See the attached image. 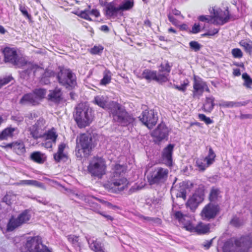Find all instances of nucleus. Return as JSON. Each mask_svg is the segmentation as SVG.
I'll use <instances>...</instances> for the list:
<instances>
[{
	"mask_svg": "<svg viewBox=\"0 0 252 252\" xmlns=\"http://www.w3.org/2000/svg\"><path fill=\"white\" fill-rule=\"evenodd\" d=\"M252 248V234L233 237L227 240L222 247L223 252H249Z\"/></svg>",
	"mask_w": 252,
	"mask_h": 252,
	"instance_id": "1",
	"label": "nucleus"
},
{
	"mask_svg": "<svg viewBox=\"0 0 252 252\" xmlns=\"http://www.w3.org/2000/svg\"><path fill=\"white\" fill-rule=\"evenodd\" d=\"M95 145L90 133H81L77 137L75 155L78 159L88 158L91 156Z\"/></svg>",
	"mask_w": 252,
	"mask_h": 252,
	"instance_id": "2",
	"label": "nucleus"
},
{
	"mask_svg": "<svg viewBox=\"0 0 252 252\" xmlns=\"http://www.w3.org/2000/svg\"><path fill=\"white\" fill-rule=\"evenodd\" d=\"M109 113L114 122L122 126H127L134 121V119L125 109L124 107L118 102L111 101L108 107Z\"/></svg>",
	"mask_w": 252,
	"mask_h": 252,
	"instance_id": "3",
	"label": "nucleus"
},
{
	"mask_svg": "<svg viewBox=\"0 0 252 252\" xmlns=\"http://www.w3.org/2000/svg\"><path fill=\"white\" fill-rule=\"evenodd\" d=\"M73 118L78 127L85 128L89 126L93 120L92 111L82 104L78 105L73 114Z\"/></svg>",
	"mask_w": 252,
	"mask_h": 252,
	"instance_id": "4",
	"label": "nucleus"
},
{
	"mask_svg": "<svg viewBox=\"0 0 252 252\" xmlns=\"http://www.w3.org/2000/svg\"><path fill=\"white\" fill-rule=\"evenodd\" d=\"M57 74L59 83L66 89H73L77 86L76 76L70 68L59 66Z\"/></svg>",
	"mask_w": 252,
	"mask_h": 252,
	"instance_id": "5",
	"label": "nucleus"
},
{
	"mask_svg": "<svg viewBox=\"0 0 252 252\" xmlns=\"http://www.w3.org/2000/svg\"><path fill=\"white\" fill-rule=\"evenodd\" d=\"M107 166L104 158L98 156L94 157L87 167L88 172L92 177L101 179L106 174Z\"/></svg>",
	"mask_w": 252,
	"mask_h": 252,
	"instance_id": "6",
	"label": "nucleus"
},
{
	"mask_svg": "<svg viewBox=\"0 0 252 252\" xmlns=\"http://www.w3.org/2000/svg\"><path fill=\"white\" fill-rule=\"evenodd\" d=\"M24 246L28 252H51V249L43 244L42 238L39 235L28 237Z\"/></svg>",
	"mask_w": 252,
	"mask_h": 252,
	"instance_id": "7",
	"label": "nucleus"
},
{
	"mask_svg": "<svg viewBox=\"0 0 252 252\" xmlns=\"http://www.w3.org/2000/svg\"><path fill=\"white\" fill-rule=\"evenodd\" d=\"M168 174L167 169L161 167H156L151 172L147 179L150 185L163 184L167 180Z\"/></svg>",
	"mask_w": 252,
	"mask_h": 252,
	"instance_id": "8",
	"label": "nucleus"
},
{
	"mask_svg": "<svg viewBox=\"0 0 252 252\" xmlns=\"http://www.w3.org/2000/svg\"><path fill=\"white\" fill-rule=\"evenodd\" d=\"M1 52L3 55V62L16 67L19 66L24 59L19 57L17 48L7 46L2 50Z\"/></svg>",
	"mask_w": 252,
	"mask_h": 252,
	"instance_id": "9",
	"label": "nucleus"
},
{
	"mask_svg": "<svg viewBox=\"0 0 252 252\" xmlns=\"http://www.w3.org/2000/svg\"><path fill=\"white\" fill-rule=\"evenodd\" d=\"M129 182L125 177H110L106 186L114 193H118L128 188Z\"/></svg>",
	"mask_w": 252,
	"mask_h": 252,
	"instance_id": "10",
	"label": "nucleus"
},
{
	"mask_svg": "<svg viewBox=\"0 0 252 252\" xmlns=\"http://www.w3.org/2000/svg\"><path fill=\"white\" fill-rule=\"evenodd\" d=\"M220 211L219 205L209 202L203 208L200 215L202 220H210L214 219L219 214Z\"/></svg>",
	"mask_w": 252,
	"mask_h": 252,
	"instance_id": "11",
	"label": "nucleus"
},
{
	"mask_svg": "<svg viewBox=\"0 0 252 252\" xmlns=\"http://www.w3.org/2000/svg\"><path fill=\"white\" fill-rule=\"evenodd\" d=\"M211 13L212 14L213 19L212 23L214 25H223L227 23L230 19V16L228 10L223 11L220 8L213 7Z\"/></svg>",
	"mask_w": 252,
	"mask_h": 252,
	"instance_id": "12",
	"label": "nucleus"
},
{
	"mask_svg": "<svg viewBox=\"0 0 252 252\" xmlns=\"http://www.w3.org/2000/svg\"><path fill=\"white\" fill-rule=\"evenodd\" d=\"M204 92L210 93V90L207 83L202 79H197L195 76L193 77L192 97L199 98Z\"/></svg>",
	"mask_w": 252,
	"mask_h": 252,
	"instance_id": "13",
	"label": "nucleus"
},
{
	"mask_svg": "<svg viewBox=\"0 0 252 252\" xmlns=\"http://www.w3.org/2000/svg\"><path fill=\"white\" fill-rule=\"evenodd\" d=\"M140 121L149 129L152 128L157 123V114L153 110H145L139 117Z\"/></svg>",
	"mask_w": 252,
	"mask_h": 252,
	"instance_id": "14",
	"label": "nucleus"
},
{
	"mask_svg": "<svg viewBox=\"0 0 252 252\" xmlns=\"http://www.w3.org/2000/svg\"><path fill=\"white\" fill-rule=\"evenodd\" d=\"M137 77L140 79H145L148 82L155 81L158 83H162V79L163 76H159L156 70H153L150 69H144L141 75L138 76Z\"/></svg>",
	"mask_w": 252,
	"mask_h": 252,
	"instance_id": "15",
	"label": "nucleus"
},
{
	"mask_svg": "<svg viewBox=\"0 0 252 252\" xmlns=\"http://www.w3.org/2000/svg\"><path fill=\"white\" fill-rule=\"evenodd\" d=\"M175 218L181 223L186 230L190 232H193L194 226L190 220L186 219V215H184L181 211H176L174 214Z\"/></svg>",
	"mask_w": 252,
	"mask_h": 252,
	"instance_id": "16",
	"label": "nucleus"
},
{
	"mask_svg": "<svg viewBox=\"0 0 252 252\" xmlns=\"http://www.w3.org/2000/svg\"><path fill=\"white\" fill-rule=\"evenodd\" d=\"M174 146L173 144H169L163 149L161 153V158L164 163L169 167L173 165L172 156Z\"/></svg>",
	"mask_w": 252,
	"mask_h": 252,
	"instance_id": "17",
	"label": "nucleus"
},
{
	"mask_svg": "<svg viewBox=\"0 0 252 252\" xmlns=\"http://www.w3.org/2000/svg\"><path fill=\"white\" fill-rule=\"evenodd\" d=\"M25 65H26L27 68L23 71V72L25 74H27L28 76H29L32 72L33 73V75H35L36 71L41 69L38 64L32 62H28L24 58L18 67L21 68Z\"/></svg>",
	"mask_w": 252,
	"mask_h": 252,
	"instance_id": "18",
	"label": "nucleus"
},
{
	"mask_svg": "<svg viewBox=\"0 0 252 252\" xmlns=\"http://www.w3.org/2000/svg\"><path fill=\"white\" fill-rule=\"evenodd\" d=\"M168 136V128L164 125H159L153 132V136L158 142L161 141Z\"/></svg>",
	"mask_w": 252,
	"mask_h": 252,
	"instance_id": "19",
	"label": "nucleus"
},
{
	"mask_svg": "<svg viewBox=\"0 0 252 252\" xmlns=\"http://www.w3.org/2000/svg\"><path fill=\"white\" fill-rule=\"evenodd\" d=\"M171 70V65L167 61L161 63L159 67L158 75L163 76L162 82L164 83L168 81V76Z\"/></svg>",
	"mask_w": 252,
	"mask_h": 252,
	"instance_id": "20",
	"label": "nucleus"
},
{
	"mask_svg": "<svg viewBox=\"0 0 252 252\" xmlns=\"http://www.w3.org/2000/svg\"><path fill=\"white\" fill-rule=\"evenodd\" d=\"M16 127H12L11 126H7L0 131V141L7 140L8 139L13 138L14 133L17 131Z\"/></svg>",
	"mask_w": 252,
	"mask_h": 252,
	"instance_id": "21",
	"label": "nucleus"
},
{
	"mask_svg": "<svg viewBox=\"0 0 252 252\" xmlns=\"http://www.w3.org/2000/svg\"><path fill=\"white\" fill-rule=\"evenodd\" d=\"M193 187V184L189 181L183 182L180 186L179 192L177 193V197L182 198L184 200L187 198V190H190Z\"/></svg>",
	"mask_w": 252,
	"mask_h": 252,
	"instance_id": "22",
	"label": "nucleus"
},
{
	"mask_svg": "<svg viewBox=\"0 0 252 252\" xmlns=\"http://www.w3.org/2000/svg\"><path fill=\"white\" fill-rule=\"evenodd\" d=\"M211 224L201 221H199L194 226L193 233L198 235H205L210 232Z\"/></svg>",
	"mask_w": 252,
	"mask_h": 252,
	"instance_id": "23",
	"label": "nucleus"
},
{
	"mask_svg": "<svg viewBox=\"0 0 252 252\" xmlns=\"http://www.w3.org/2000/svg\"><path fill=\"white\" fill-rule=\"evenodd\" d=\"M222 197L220 189L217 187L213 186L211 189L208 196V199L211 203H215Z\"/></svg>",
	"mask_w": 252,
	"mask_h": 252,
	"instance_id": "24",
	"label": "nucleus"
},
{
	"mask_svg": "<svg viewBox=\"0 0 252 252\" xmlns=\"http://www.w3.org/2000/svg\"><path fill=\"white\" fill-rule=\"evenodd\" d=\"M63 93L61 89L56 88L54 90L50 91L48 95V99L56 103H59L63 100Z\"/></svg>",
	"mask_w": 252,
	"mask_h": 252,
	"instance_id": "25",
	"label": "nucleus"
},
{
	"mask_svg": "<svg viewBox=\"0 0 252 252\" xmlns=\"http://www.w3.org/2000/svg\"><path fill=\"white\" fill-rule=\"evenodd\" d=\"M120 10L119 7H116L113 2H110L105 6V15L108 18H115Z\"/></svg>",
	"mask_w": 252,
	"mask_h": 252,
	"instance_id": "26",
	"label": "nucleus"
},
{
	"mask_svg": "<svg viewBox=\"0 0 252 252\" xmlns=\"http://www.w3.org/2000/svg\"><path fill=\"white\" fill-rule=\"evenodd\" d=\"M19 103L22 105L29 103L32 106L37 105L39 104V102L35 98L33 93L25 94L20 99Z\"/></svg>",
	"mask_w": 252,
	"mask_h": 252,
	"instance_id": "27",
	"label": "nucleus"
},
{
	"mask_svg": "<svg viewBox=\"0 0 252 252\" xmlns=\"http://www.w3.org/2000/svg\"><path fill=\"white\" fill-rule=\"evenodd\" d=\"M215 105L214 97H206L201 108L204 112L210 113L214 109Z\"/></svg>",
	"mask_w": 252,
	"mask_h": 252,
	"instance_id": "28",
	"label": "nucleus"
},
{
	"mask_svg": "<svg viewBox=\"0 0 252 252\" xmlns=\"http://www.w3.org/2000/svg\"><path fill=\"white\" fill-rule=\"evenodd\" d=\"M22 225L18 218L14 216H12L7 223L6 231L7 232H12Z\"/></svg>",
	"mask_w": 252,
	"mask_h": 252,
	"instance_id": "29",
	"label": "nucleus"
},
{
	"mask_svg": "<svg viewBox=\"0 0 252 252\" xmlns=\"http://www.w3.org/2000/svg\"><path fill=\"white\" fill-rule=\"evenodd\" d=\"M13 152L18 156L24 155L26 149L24 142L22 140L14 141Z\"/></svg>",
	"mask_w": 252,
	"mask_h": 252,
	"instance_id": "30",
	"label": "nucleus"
},
{
	"mask_svg": "<svg viewBox=\"0 0 252 252\" xmlns=\"http://www.w3.org/2000/svg\"><path fill=\"white\" fill-rule=\"evenodd\" d=\"M65 147L66 145L64 143L59 145L57 152L54 154V159L56 162H60L62 159L67 158V156L63 152Z\"/></svg>",
	"mask_w": 252,
	"mask_h": 252,
	"instance_id": "31",
	"label": "nucleus"
},
{
	"mask_svg": "<svg viewBox=\"0 0 252 252\" xmlns=\"http://www.w3.org/2000/svg\"><path fill=\"white\" fill-rule=\"evenodd\" d=\"M126 170V167L123 165L116 164L114 165L113 172L110 177H124L123 175Z\"/></svg>",
	"mask_w": 252,
	"mask_h": 252,
	"instance_id": "32",
	"label": "nucleus"
},
{
	"mask_svg": "<svg viewBox=\"0 0 252 252\" xmlns=\"http://www.w3.org/2000/svg\"><path fill=\"white\" fill-rule=\"evenodd\" d=\"M30 159L33 162L38 164H43L46 161V158L44 154L39 151L32 152L30 155Z\"/></svg>",
	"mask_w": 252,
	"mask_h": 252,
	"instance_id": "33",
	"label": "nucleus"
},
{
	"mask_svg": "<svg viewBox=\"0 0 252 252\" xmlns=\"http://www.w3.org/2000/svg\"><path fill=\"white\" fill-rule=\"evenodd\" d=\"M17 217L22 225L28 223L32 217L30 210L29 209L24 210Z\"/></svg>",
	"mask_w": 252,
	"mask_h": 252,
	"instance_id": "34",
	"label": "nucleus"
},
{
	"mask_svg": "<svg viewBox=\"0 0 252 252\" xmlns=\"http://www.w3.org/2000/svg\"><path fill=\"white\" fill-rule=\"evenodd\" d=\"M201 202H202V201L192 195L188 200L186 203V206L187 207H189L192 212H194L199 204Z\"/></svg>",
	"mask_w": 252,
	"mask_h": 252,
	"instance_id": "35",
	"label": "nucleus"
},
{
	"mask_svg": "<svg viewBox=\"0 0 252 252\" xmlns=\"http://www.w3.org/2000/svg\"><path fill=\"white\" fill-rule=\"evenodd\" d=\"M42 137H44L45 140L52 141L54 142V144L56 143L58 136L54 127L49 129L46 132L42 134Z\"/></svg>",
	"mask_w": 252,
	"mask_h": 252,
	"instance_id": "36",
	"label": "nucleus"
},
{
	"mask_svg": "<svg viewBox=\"0 0 252 252\" xmlns=\"http://www.w3.org/2000/svg\"><path fill=\"white\" fill-rule=\"evenodd\" d=\"M93 102L103 109H108L109 106L107 98L102 95H97L95 96Z\"/></svg>",
	"mask_w": 252,
	"mask_h": 252,
	"instance_id": "37",
	"label": "nucleus"
},
{
	"mask_svg": "<svg viewBox=\"0 0 252 252\" xmlns=\"http://www.w3.org/2000/svg\"><path fill=\"white\" fill-rule=\"evenodd\" d=\"M216 158V155L213 148L211 146H209L208 153L205 158H203L204 160L211 166L215 162Z\"/></svg>",
	"mask_w": 252,
	"mask_h": 252,
	"instance_id": "38",
	"label": "nucleus"
},
{
	"mask_svg": "<svg viewBox=\"0 0 252 252\" xmlns=\"http://www.w3.org/2000/svg\"><path fill=\"white\" fill-rule=\"evenodd\" d=\"M112 79V74L111 71L106 69L103 72V78L101 79L100 85L101 86H106L109 84Z\"/></svg>",
	"mask_w": 252,
	"mask_h": 252,
	"instance_id": "39",
	"label": "nucleus"
},
{
	"mask_svg": "<svg viewBox=\"0 0 252 252\" xmlns=\"http://www.w3.org/2000/svg\"><path fill=\"white\" fill-rule=\"evenodd\" d=\"M205 187L203 185H200L195 190L193 196L203 202L205 196Z\"/></svg>",
	"mask_w": 252,
	"mask_h": 252,
	"instance_id": "40",
	"label": "nucleus"
},
{
	"mask_svg": "<svg viewBox=\"0 0 252 252\" xmlns=\"http://www.w3.org/2000/svg\"><path fill=\"white\" fill-rule=\"evenodd\" d=\"M46 92V90L43 88L35 89L32 91L35 98L39 102L45 97Z\"/></svg>",
	"mask_w": 252,
	"mask_h": 252,
	"instance_id": "41",
	"label": "nucleus"
},
{
	"mask_svg": "<svg viewBox=\"0 0 252 252\" xmlns=\"http://www.w3.org/2000/svg\"><path fill=\"white\" fill-rule=\"evenodd\" d=\"M196 166L198 168L199 171L203 172L210 165L208 164L204 158H197L196 160Z\"/></svg>",
	"mask_w": 252,
	"mask_h": 252,
	"instance_id": "42",
	"label": "nucleus"
},
{
	"mask_svg": "<svg viewBox=\"0 0 252 252\" xmlns=\"http://www.w3.org/2000/svg\"><path fill=\"white\" fill-rule=\"evenodd\" d=\"M90 247L94 252H105L101 245V243L97 240H93Z\"/></svg>",
	"mask_w": 252,
	"mask_h": 252,
	"instance_id": "43",
	"label": "nucleus"
},
{
	"mask_svg": "<svg viewBox=\"0 0 252 252\" xmlns=\"http://www.w3.org/2000/svg\"><path fill=\"white\" fill-rule=\"evenodd\" d=\"M239 45L242 47L245 51L250 55H252V41L249 40L248 41L241 40L239 42Z\"/></svg>",
	"mask_w": 252,
	"mask_h": 252,
	"instance_id": "44",
	"label": "nucleus"
},
{
	"mask_svg": "<svg viewBox=\"0 0 252 252\" xmlns=\"http://www.w3.org/2000/svg\"><path fill=\"white\" fill-rule=\"evenodd\" d=\"M18 185L32 186L39 188H42L43 186V185L42 183L33 180H21L19 183H18Z\"/></svg>",
	"mask_w": 252,
	"mask_h": 252,
	"instance_id": "45",
	"label": "nucleus"
},
{
	"mask_svg": "<svg viewBox=\"0 0 252 252\" xmlns=\"http://www.w3.org/2000/svg\"><path fill=\"white\" fill-rule=\"evenodd\" d=\"M67 240L71 243L72 246L74 247L81 249V244L79 242V237L75 235H68L67 236Z\"/></svg>",
	"mask_w": 252,
	"mask_h": 252,
	"instance_id": "46",
	"label": "nucleus"
},
{
	"mask_svg": "<svg viewBox=\"0 0 252 252\" xmlns=\"http://www.w3.org/2000/svg\"><path fill=\"white\" fill-rule=\"evenodd\" d=\"M42 131L38 127H34V126L33 125L31 128V134L34 139H37L43 137Z\"/></svg>",
	"mask_w": 252,
	"mask_h": 252,
	"instance_id": "47",
	"label": "nucleus"
},
{
	"mask_svg": "<svg viewBox=\"0 0 252 252\" xmlns=\"http://www.w3.org/2000/svg\"><path fill=\"white\" fill-rule=\"evenodd\" d=\"M133 5V0H126L122 4L120 5L119 9L122 10H127L132 8Z\"/></svg>",
	"mask_w": 252,
	"mask_h": 252,
	"instance_id": "48",
	"label": "nucleus"
},
{
	"mask_svg": "<svg viewBox=\"0 0 252 252\" xmlns=\"http://www.w3.org/2000/svg\"><path fill=\"white\" fill-rule=\"evenodd\" d=\"M242 78L244 80V85L247 88H251L252 85V79L249 75L247 73H243L242 75Z\"/></svg>",
	"mask_w": 252,
	"mask_h": 252,
	"instance_id": "49",
	"label": "nucleus"
},
{
	"mask_svg": "<svg viewBox=\"0 0 252 252\" xmlns=\"http://www.w3.org/2000/svg\"><path fill=\"white\" fill-rule=\"evenodd\" d=\"M230 223L231 225L235 227H239L243 224L244 222L239 218L234 216L230 220Z\"/></svg>",
	"mask_w": 252,
	"mask_h": 252,
	"instance_id": "50",
	"label": "nucleus"
},
{
	"mask_svg": "<svg viewBox=\"0 0 252 252\" xmlns=\"http://www.w3.org/2000/svg\"><path fill=\"white\" fill-rule=\"evenodd\" d=\"M243 104L241 102L234 101H225L222 103L221 106L225 108L239 107Z\"/></svg>",
	"mask_w": 252,
	"mask_h": 252,
	"instance_id": "51",
	"label": "nucleus"
},
{
	"mask_svg": "<svg viewBox=\"0 0 252 252\" xmlns=\"http://www.w3.org/2000/svg\"><path fill=\"white\" fill-rule=\"evenodd\" d=\"M189 85V81L188 79H186L180 86L174 85V88L179 91L185 92L187 90V87Z\"/></svg>",
	"mask_w": 252,
	"mask_h": 252,
	"instance_id": "52",
	"label": "nucleus"
},
{
	"mask_svg": "<svg viewBox=\"0 0 252 252\" xmlns=\"http://www.w3.org/2000/svg\"><path fill=\"white\" fill-rule=\"evenodd\" d=\"M189 45L190 48L195 52L199 51L202 47V45L196 41H190L189 43Z\"/></svg>",
	"mask_w": 252,
	"mask_h": 252,
	"instance_id": "53",
	"label": "nucleus"
},
{
	"mask_svg": "<svg viewBox=\"0 0 252 252\" xmlns=\"http://www.w3.org/2000/svg\"><path fill=\"white\" fill-rule=\"evenodd\" d=\"M231 54L233 58L240 59L243 56V53L239 48H236L232 49Z\"/></svg>",
	"mask_w": 252,
	"mask_h": 252,
	"instance_id": "54",
	"label": "nucleus"
},
{
	"mask_svg": "<svg viewBox=\"0 0 252 252\" xmlns=\"http://www.w3.org/2000/svg\"><path fill=\"white\" fill-rule=\"evenodd\" d=\"M46 121L43 118H40L37 122L34 125V127H38V129H40L43 130L45 128V125Z\"/></svg>",
	"mask_w": 252,
	"mask_h": 252,
	"instance_id": "55",
	"label": "nucleus"
},
{
	"mask_svg": "<svg viewBox=\"0 0 252 252\" xmlns=\"http://www.w3.org/2000/svg\"><path fill=\"white\" fill-rule=\"evenodd\" d=\"M198 20L199 21L207 23H212L213 21L212 15H200L198 16Z\"/></svg>",
	"mask_w": 252,
	"mask_h": 252,
	"instance_id": "56",
	"label": "nucleus"
},
{
	"mask_svg": "<svg viewBox=\"0 0 252 252\" xmlns=\"http://www.w3.org/2000/svg\"><path fill=\"white\" fill-rule=\"evenodd\" d=\"M103 49V46L101 45L94 46L90 49V52L92 55H96L101 53Z\"/></svg>",
	"mask_w": 252,
	"mask_h": 252,
	"instance_id": "57",
	"label": "nucleus"
},
{
	"mask_svg": "<svg viewBox=\"0 0 252 252\" xmlns=\"http://www.w3.org/2000/svg\"><path fill=\"white\" fill-rule=\"evenodd\" d=\"M198 117L200 120L204 122L206 125H210L214 122L209 117H206L204 114H199Z\"/></svg>",
	"mask_w": 252,
	"mask_h": 252,
	"instance_id": "58",
	"label": "nucleus"
},
{
	"mask_svg": "<svg viewBox=\"0 0 252 252\" xmlns=\"http://www.w3.org/2000/svg\"><path fill=\"white\" fill-rule=\"evenodd\" d=\"M13 80V77L10 76H6L0 79V89L4 85L8 84Z\"/></svg>",
	"mask_w": 252,
	"mask_h": 252,
	"instance_id": "59",
	"label": "nucleus"
},
{
	"mask_svg": "<svg viewBox=\"0 0 252 252\" xmlns=\"http://www.w3.org/2000/svg\"><path fill=\"white\" fill-rule=\"evenodd\" d=\"M19 10L22 13L23 15L28 19H31V15L29 13L26 7L22 5H20Z\"/></svg>",
	"mask_w": 252,
	"mask_h": 252,
	"instance_id": "60",
	"label": "nucleus"
},
{
	"mask_svg": "<svg viewBox=\"0 0 252 252\" xmlns=\"http://www.w3.org/2000/svg\"><path fill=\"white\" fill-rule=\"evenodd\" d=\"M80 16L82 18L89 21H92L93 20L90 16V13L89 10H85L80 12Z\"/></svg>",
	"mask_w": 252,
	"mask_h": 252,
	"instance_id": "61",
	"label": "nucleus"
},
{
	"mask_svg": "<svg viewBox=\"0 0 252 252\" xmlns=\"http://www.w3.org/2000/svg\"><path fill=\"white\" fill-rule=\"evenodd\" d=\"M201 31V27L199 23H195L192 28L191 30L189 31L190 33L192 34H196Z\"/></svg>",
	"mask_w": 252,
	"mask_h": 252,
	"instance_id": "62",
	"label": "nucleus"
},
{
	"mask_svg": "<svg viewBox=\"0 0 252 252\" xmlns=\"http://www.w3.org/2000/svg\"><path fill=\"white\" fill-rule=\"evenodd\" d=\"M167 17L169 21L175 26L178 27L179 21L174 17L171 14H168Z\"/></svg>",
	"mask_w": 252,
	"mask_h": 252,
	"instance_id": "63",
	"label": "nucleus"
},
{
	"mask_svg": "<svg viewBox=\"0 0 252 252\" xmlns=\"http://www.w3.org/2000/svg\"><path fill=\"white\" fill-rule=\"evenodd\" d=\"M90 15H92L96 18L100 16V12L97 9H93L92 10L89 11Z\"/></svg>",
	"mask_w": 252,
	"mask_h": 252,
	"instance_id": "64",
	"label": "nucleus"
}]
</instances>
